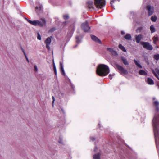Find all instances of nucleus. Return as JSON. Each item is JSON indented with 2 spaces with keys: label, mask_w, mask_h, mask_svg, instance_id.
<instances>
[{
  "label": "nucleus",
  "mask_w": 159,
  "mask_h": 159,
  "mask_svg": "<svg viewBox=\"0 0 159 159\" xmlns=\"http://www.w3.org/2000/svg\"><path fill=\"white\" fill-rule=\"evenodd\" d=\"M154 133L157 147L159 149V115H155L152 120Z\"/></svg>",
  "instance_id": "f257e3e1"
},
{
  "label": "nucleus",
  "mask_w": 159,
  "mask_h": 159,
  "mask_svg": "<svg viewBox=\"0 0 159 159\" xmlns=\"http://www.w3.org/2000/svg\"><path fill=\"white\" fill-rule=\"evenodd\" d=\"M110 72L109 67L104 64H100L98 66L97 70V73L100 76L107 75Z\"/></svg>",
  "instance_id": "f03ea898"
},
{
  "label": "nucleus",
  "mask_w": 159,
  "mask_h": 159,
  "mask_svg": "<svg viewBox=\"0 0 159 159\" xmlns=\"http://www.w3.org/2000/svg\"><path fill=\"white\" fill-rule=\"evenodd\" d=\"M30 24L35 26H43L46 24L45 20H27Z\"/></svg>",
  "instance_id": "7ed1b4c3"
},
{
  "label": "nucleus",
  "mask_w": 159,
  "mask_h": 159,
  "mask_svg": "<svg viewBox=\"0 0 159 159\" xmlns=\"http://www.w3.org/2000/svg\"><path fill=\"white\" fill-rule=\"evenodd\" d=\"M94 5L98 8H102L105 5V0H94Z\"/></svg>",
  "instance_id": "20e7f679"
},
{
  "label": "nucleus",
  "mask_w": 159,
  "mask_h": 159,
  "mask_svg": "<svg viewBox=\"0 0 159 159\" xmlns=\"http://www.w3.org/2000/svg\"><path fill=\"white\" fill-rule=\"evenodd\" d=\"M141 43L144 48L147 50H151L153 49L152 46L148 42H141Z\"/></svg>",
  "instance_id": "39448f33"
},
{
  "label": "nucleus",
  "mask_w": 159,
  "mask_h": 159,
  "mask_svg": "<svg viewBox=\"0 0 159 159\" xmlns=\"http://www.w3.org/2000/svg\"><path fill=\"white\" fill-rule=\"evenodd\" d=\"M146 8L148 12L149 16L152 15L153 14L154 9L153 6L150 5H148L146 6Z\"/></svg>",
  "instance_id": "423d86ee"
},
{
  "label": "nucleus",
  "mask_w": 159,
  "mask_h": 159,
  "mask_svg": "<svg viewBox=\"0 0 159 159\" xmlns=\"http://www.w3.org/2000/svg\"><path fill=\"white\" fill-rule=\"evenodd\" d=\"M81 27L84 31L86 32H89L90 30V27L89 26L87 21H85L84 23H82Z\"/></svg>",
  "instance_id": "0eeeda50"
},
{
  "label": "nucleus",
  "mask_w": 159,
  "mask_h": 159,
  "mask_svg": "<svg viewBox=\"0 0 159 159\" xmlns=\"http://www.w3.org/2000/svg\"><path fill=\"white\" fill-rule=\"evenodd\" d=\"M116 67L120 71V72L121 74H125L128 73L127 70L120 65H116Z\"/></svg>",
  "instance_id": "6e6552de"
},
{
  "label": "nucleus",
  "mask_w": 159,
  "mask_h": 159,
  "mask_svg": "<svg viewBox=\"0 0 159 159\" xmlns=\"http://www.w3.org/2000/svg\"><path fill=\"white\" fill-rule=\"evenodd\" d=\"M52 37H49L47 38L45 41V43L46 44V47L49 50L50 47L49 45L52 41Z\"/></svg>",
  "instance_id": "1a4fd4ad"
},
{
  "label": "nucleus",
  "mask_w": 159,
  "mask_h": 159,
  "mask_svg": "<svg viewBox=\"0 0 159 159\" xmlns=\"http://www.w3.org/2000/svg\"><path fill=\"white\" fill-rule=\"evenodd\" d=\"M91 37L92 39L95 42L99 44L101 43V41L97 37L93 35H91Z\"/></svg>",
  "instance_id": "9d476101"
},
{
  "label": "nucleus",
  "mask_w": 159,
  "mask_h": 159,
  "mask_svg": "<svg viewBox=\"0 0 159 159\" xmlns=\"http://www.w3.org/2000/svg\"><path fill=\"white\" fill-rule=\"evenodd\" d=\"M143 35L141 34H139L135 36L136 43H140V40L143 38Z\"/></svg>",
  "instance_id": "9b49d317"
},
{
  "label": "nucleus",
  "mask_w": 159,
  "mask_h": 159,
  "mask_svg": "<svg viewBox=\"0 0 159 159\" xmlns=\"http://www.w3.org/2000/svg\"><path fill=\"white\" fill-rule=\"evenodd\" d=\"M38 4V6H37L36 7V11L37 13H39L40 11L42 10V6L41 5H40L39 2H36V5H37Z\"/></svg>",
  "instance_id": "f8f14e48"
},
{
  "label": "nucleus",
  "mask_w": 159,
  "mask_h": 159,
  "mask_svg": "<svg viewBox=\"0 0 159 159\" xmlns=\"http://www.w3.org/2000/svg\"><path fill=\"white\" fill-rule=\"evenodd\" d=\"M153 104L154 106H156V110L157 112H158L159 110V102L158 101H155L153 102Z\"/></svg>",
  "instance_id": "ddd939ff"
},
{
  "label": "nucleus",
  "mask_w": 159,
  "mask_h": 159,
  "mask_svg": "<svg viewBox=\"0 0 159 159\" xmlns=\"http://www.w3.org/2000/svg\"><path fill=\"white\" fill-rule=\"evenodd\" d=\"M147 82L148 84L150 85H152L154 84V81L152 80L149 78H148Z\"/></svg>",
  "instance_id": "4468645a"
},
{
  "label": "nucleus",
  "mask_w": 159,
  "mask_h": 159,
  "mask_svg": "<svg viewBox=\"0 0 159 159\" xmlns=\"http://www.w3.org/2000/svg\"><path fill=\"white\" fill-rule=\"evenodd\" d=\"M124 38L127 40H131V36L129 34H127L124 37Z\"/></svg>",
  "instance_id": "2eb2a0df"
},
{
  "label": "nucleus",
  "mask_w": 159,
  "mask_h": 159,
  "mask_svg": "<svg viewBox=\"0 0 159 159\" xmlns=\"http://www.w3.org/2000/svg\"><path fill=\"white\" fill-rule=\"evenodd\" d=\"M87 5L90 8H91L93 7V4L92 1L88 2L87 3Z\"/></svg>",
  "instance_id": "dca6fc26"
},
{
  "label": "nucleus",
  "mask_w": 159,
  "mask_h": 159,
  "mask_svg": "<svg viewBox=\"0 0 159 159\" xmlns=\"http://www.w3.org/2000/svg\"><path fill=\"white\" fill-rule=\"evenodd\" d=\"M155 76L159 80V78L158 77L157 75L159 76V69H155V72H154Z\"/></svg>",
  "instance_id": "f3484780"
},
{
  "label": "nucleus",
  "mask_w": 159,
  "mask_h": 159,
  "mask_svg": "<svg viewBox=\"0 0 159 159\" xmlns=\"http://www.w3.org/2000/svg\"><path fill=\"white\" fill-rule=\"evenodd\" d=\"M134 62L135 63V64L137 66L140 68H142V66L140 64L139 61H138L135 60H134Z\"/></svg>",
  "instance_id": "a211bd4d"
},
{
  "label": "nucleus",
  "mask_w": 159,
  "mask_h": 159,
  "mask_svg": "<svg viewBox=\"0 0 159 159\" xmlns=\"http://www.w3.org/2000/svg\"><path fill=\"white\" fill-rule=\"evenodd\" d=\"M100 155L99 153L93 155L94 159H100Z\"/></svg>",
  "instance_id": "6ab92c4d"
},
{
  "label": "nucleus",
  "mask_w": 159,
  "mask_h": 159,
  "mask_svg": "<svg viewBox=\"0 0 159 159\" xmlns=\"http://www.w3.org/2000/svg\"><path fill=\"white\" fill-rule=\"evenodd\" d=\"M121 59L124 63L125 65H128L129 64L128 62L127 61L126 59H125L123 57H121Z\"/></svg>",
  "instance_id": "aec40b11"
},
{
  "label": "nucleus",
  "mask_w": 159,
  "mask_h": 159,
  "mask_svg": "<svg viewBox=\"0 0 159 159\" xmlns=\"http://www.w3.org/2000/svg\"><path fill=\"white\" fill-rule=\"evenodd\" d=\"M76 42L77 43H79L81 41V38L80 36H76Z\"/></svg>",
  "instance_id": "412c9836"
},
{
  "label": "nucleus",
  "mask_w": 159,
  "mask_h": 159,
  "mask_svg": "<svg viewBox=\"0 0 159 159\" xmlns=\"http://www.w3.org/2000/svg\"><path fill=\"white\" fill-rule=\"evenodd\" d=\"M119 48L124 52H126V50L125 48L121 44H120L119 45Z\"/></svg>",
  "instance_id": "4be33fe9"
},
{
  "label": "nucleus",
  "mask_w": 159,
  "mask_h": 159,
  "mask_svg": "<svg viewBox=\"0 0 159 159\" xmlns=\"http://www.w3.org/2000/svg\"><path fill=\"white\" fill-rule=\"evenodd\" d=\"M150 30L151 33H153L155 31V29L153 25L150 26Z\"/></svg>",
  "instance_id": "5701e85b"
},
{
  "label": "nucleus",
  "mask_w": 159,
  "mask_h": 159,
  "mask_svg": "<svg viewBox=\"0 0 159 159\" xmlns=\"http://www.w3.org/2000/svg\"><path fill=\"white\" fill-rule=\"evenodd\" d=\"M139 74L142 75H145L146 74V72L143 70H141L139 71Z\"/></svg>",
  "instance_id": "b1692460"
},
{
  "label": "nucleus",
  "mask_w": 159,
  "mask_h": 159,
  "mask_svg": "<svg viewBox=\"0 0 159 159\" xmlns=\"http://www.w3.org/2000/svg\"><path fill=\"white\" fill-rule=\"evenodd\" d=\"M63 18L64 19L66 20L69 19V16L68 14H66L63 15Z\"/></svg>",
  "instance_id": "393cba45"
},
{
  "label": "nucleus",
  "mask_w": 159,
  "mask_h": 159,
  "mask_svg": "<svg viewBox=\"0 0 159 159\" xmlns=\"http://www.w3.org/2000/svg\"><path fill=\"white\" fill-rule=\"evenodd\" d=\"M37 39L39 40H41V35L40 34L39 32H37Z\"/></svg>",
  "instance_id": "a878e982"
},
{
  "label": "nucleus",
  "mask_w": 159,
  "mask_h": 159,
  "mask_svg": "<svg viewBox=\"0 0 159 159\" xmlns=\"http://www.w3.org/2000/svg\"><path fill=\"white\" fill-rule=\"evenodd\" d=\"M158 38L157 37L154 36L153 38V42L154 44H156V42L158 40Z\"/></svg>",
  "instance_id": "bb28decb"
},
{
  "label": "nucleus",
  "mask_w": 159,
  "mask_h": 159,
  "mask_svg": "<svg viewBox=\"0 0 159 159\" xmlns=\"http://www.w3.org/2000/svg\"><path fill=\"white\" fill-rule=\"evenodd\" d=\"M154 58L157 60L159 59V54H157L154 55Z\"/></svg>",
  "instance_id": "cd10ccee"
},
{
  "label": "nucleus",
  "mask_w": 159,
  "mask_h": 159,
  "mask_svg": "<svg viewBox=\"0 0 159 159\" xmlns=\"http://www.w3.org/2000/svg\"><path fill=\"white\" fill-rule=\"evenodd\" d=\"M115 0H111V2H110V4L111 5V6L113 8H114V6L112 4L114 3L115 1ZM118 0V1H120V0Z\"/></svg>",
  "instance_id": "c85d7f7f"
},
{
  "label": "nucleus",
  "mask_w": 159,
  "mask_h": 159,
  "mask_svg": "<svg viewBox=\"0 0 159 159\" xmlns=\"http://www.w3.org/2000/svg\"><path fill=\"white\" fill-rule=\"evenodd\" d=\"M157 17L156 16H152L151 17V20H157Z\"/></svg>",
  "instance_id": "c756f323"
},
{
  "label": "nucleus",
  "mask_w": 159,
  "mask_h": 159,
  "mask_svg": "<svg viewBox=\"0 0 159 159\" xmlns=\"http://www.w3.org/2000/svg\"><path fill=\"white\" fill-rule=\"evenodd\" d=\"M115 75V74L113 73L112 74H110L109 75V78L111 79H112L113 76Z\"/></svg>",
  "instance_id": "7c9ffc66"
},
{
  "label": "nucleus",
  "mask_w": 159,
  "mask_h": 159,
  "mask_svg": "<svg viewBox=\"0 0 159 159\" xmlns=\"http://www.w3.org/2000/svg\"><path fill=\"white\" fill-rule=\"evenodd\" d=\"M111 53L112 54V55L114 56H116L117 55V53L116 52L115 50H114L113 52Z\"/></svg>",
  "instance_id": "2f4dec72"
},
{
  "label": "nucleus",
  "mask_w": 159,
  "mask_h": 159,
  "mask_svg": "<svg viewBox=\"0 0 159 159\" xmlns=\"http://www.w3.org/2000/svg\"><path fill=\"white\" fill-rule=\"evenodd\" d=\"M55 30V29L54 28H51L49 30V32H52Z\"/></svg>",
  "instance_id": "473e14b6"
},
{
  "label": "nucleus",
  "mask_w": 159,
  "mask_h": 159,
  "mask_svg": "<svg viewBox=\"0 0 159 159\" xmlns=\"http://www.w3.org/2000/svg\"><path fill=\"white\" fill-rule=\"evenodd\" d=\"M58 142L60 143H62V139L61 137H60L59 139V140L58 141Z\"/></svg>",
  "instance_id": "72a5a7b5"
},
{
  "label": "nucleus",
  "mask_w": 159,
  "mask_h": 159,
  "mask_svg": "<svg viewBox=\"0 0 159 159\" xmlns=\"http://www.w3.org/2000/svg\"><path fill=\"white\" fill-rule=\"evenodd\" d=\"M61 70L62 72L63 75H65V71H64L63 68L62 69H61Z\"/></svg>",
  "instance_id": "f704fd0d"
},
{
  "label": "nucleus",
  "mask_w": 159,
  "mask_h": 159,
  "mask_svg": "<svg viewBox=\"0 0 159 159\" xmlns=\"http://www.w3.org/2000/svg\"><path fill=\"white\" fill-rule=\"evenodd\" d=\"M107 50L110 51L111 53H112L114 50L113 49L110 48H108Z\"/></svg>",
  "instance_id": "c9c22d12"
},
{
  "label": "nucleus",
  "mask_w": 159,
  "mask_h": 159,
  "mask_svg": "<svg viewBox=\"0 0 159 159\" xmlns=\"http://www.w3.org/2000/svg\"><path fill=\"white\" fill-rule=\"evenodd\" d=\"M53 70H54L55 74V75H57V70H56V67L55 66H54V68H53Z\"/></svg>",
  "instance_id": "e433bc0d"
},
{
  "label": "nucleus",
  "mask_w": 159,
  "mask_h": 159,
  "mask_svg": "<svg viewBox=\"0 0 159 159\" xmlns=\"http://www.w3.org/2000/svg\"><path fill=\"white\" fill-rule=\"evenodd\" d=\"M34 70L35 71H38V68L37 66L36 65H34Z\"/></svg>",
  "instance_id": "4c0bfd02"
},
{
  "label": "nucleus",
  "mask_w": 159,
  "mask_h": 159,
  "mask_svg": "<svg viewBox=\"0 0 159 159\" xmlns=\"http://www.w3.org/2000/svg\"><path fill=\"white\" fill-rule=\"evenodd\" d=\"M60 65L61 69H62L63 68V66L61 62H60Z\"/></svg>",
  "instance_id": "58836bf2"
},
{
  "label": "nucleus",
  "mask_w": 159,
  "mask_h": 159,
  "mask_svg": "<svg viewBox=\"0 0 159 159\" xmlns=\"http://www.w3.org/2000/svg\"><path fill=\"white\" fill-rule=\"evenodd\" d=\"M52 99H53V101H52V106H53V103L55 101V98L54 97H53V96H52Z\"/></svg>",
  "instance_id": "ea45409f"
},
{
  "label": "nucleus",
  "mask_w": 159,
  "mask_h": 159,
  "mask_svg": "<svg viewBox=\"0 0 159 159\" xmlns=\"http://www.w3.org/2000/svg\"><path fill=\"white\" fill-rule=\"evenodd\" d=\"M125 34V32L124 31H121V34L122 35H124Z\"/></svg>",
  "instance_id": "a19ab883"
},
{
  "label": "nucleus",
  "mask_w": 159,
  "mask_h": 159,
  "mask_svg": "<svg viewBox=\"0 0 159 159\" xmlns=\"http://www.w3.org/2000/svg\"><path fill=\"white\" fill-rule=\"evenodd\" d=\"M24 55L26 59H27V58H28L25 53Z\"/></svg>",
  "instance_id": "79ce46f5"
},
{
  "label": "nucleus",
  "mask_w": 159,
  "mask_h": 159,
  "mask_svg": "<svg viewBox=\"0 0 159 159\" xmlns=\"http://www.w3.org/2000/svg\"><path fill=\"white\" fill-rule=\"evenodd\" d=\"M91 138V139L92 140H93H93H94V139H95L94 138H93V137H91V138Z\"/></svg>",
  "instance_id": "37998d69"
},
{
  "label": "nucleus",
  "mask_w": 159,
  "mask_h": 159,
  "mask_svg": "<svg viewBox=\"0 0 159 159\" xmlns=\"http://www.w3.org/2000/svg\"><path fill=\"white\" fill-rule=\"evenodd\" d=\"M22 50L23 52L24 53V54H25V52L23 48L22 49Z\"/></svg>",
  "instance_id": "c03bdc74"
},
{
  "label": "nucleus",
  "mask_w": 159,
  "mask_h": 159,
  "mask_svg": "<svg viewBox=\"0 0 159 159\" xmlns=\"http://www.w3.org/2000/svg\"><path fill=\"white\" fill-rule=\"evenodd\" d=\"M97 149V148L96 147H95L94 149V151L96 152V151Z\"/></svg>",
  "instance_id": "a18cd8bd"
},
{
  "label": "nucleus",
  "mask_w": 159,
  "mask_h": 159,
  "mask_svg": "<svg viewBox=\"0 0 159 159\" xmlns=\"http://www.w3.org/2000/svg\"><path fill=\"white\" fill-rule=\"evenodd\" d=\"M53 68H54V66H55V64L54 61H53Z\"/></svg>",
  "instance_id": "49530a36"
},
{
  "label": "nucleus",
  "mask_w": 159,
  "mask_h": 159,
  "mask_svg": "<svg viewBox=\"0 0 159 159\" xmlns=\"http://www.w3.org/2000/svg\"><path fill=\"white\" fill-rule=\"evenodd\" d=\"M24 18L25 19V20H29V19L27 18H26V17H24Z\"/></svg>",
  "instance_id": "de8ad7c7"
},
{
  "label": "nucleus",
  "mask_w": 159,
  "mask_h": 159,
  "mask_svg": "<svg viewBox=\"0 0 159 159\" xmlns=\"http://www.w3.org/2000/svg\"><path fill=\"white\" fill-rule=\"evenodd\" d=\"M26 60H27V61L29 62V60L28 58H27Z\"/></svg>",
  "instance_id": "09e8293b"
},
{
  "label": "nucleus",
  "mask_w": 159,
  "mask_h": 159,
  "mask_svg": "<svg viewBox=\"0 0 159 159\" xmlns=\"http://www.w3.org/2000/svg\"><path fill=\"white\" fill-rule=\"evenodd\" d=\"M153 100H154L155 99V98H153Z\"/></svg>",
  "instance_id": "8fccbe9b"
},
{
  "label": "nucleus",
  "mask_w": 159,
  "mask_h": 159,
  "mask_svg": "<svg viewBox=\"0 0 159 159\" xmlns=\"http://www.w3.org/2000/svg\"><path fill=\"white\" fill-rule=\"evenodd\" d=\"M77 46V45H75V47H74V48L76 47Z\"/></svg>",
  "instance_id": "3c124183"
},
{
  "label": "nucleus",
  "mask_w": 159,
  "mask_h": 159,
  "mask_svg": "<svg viewBox=\"0 0 159 159\" xmlns=\"http://www.w3.org/2000/svg\"><path fill=\"white\" fill-rule=\"evenodd\" d=\"M73 31L71 33V34H73Z\"/></svg>",
  "instance_id": "603ef678"
},
{
  "label": "nucleus",
  "mask_w": 159,
  "mask_h": 159,
  "mask_svg": "<svg viewBox=\"0 0 159 159\" xmlns=\"http://www.w3.org/2000/svg\"><path fill=\"white\" fill-rule=\"evenodd\" d=\"M41 20H44V19H41Z\"/></svg>",
  "instance_id": "864d4df0"
},
{
  "label": "nucleus",
  "mask_w": 159,
  "mask_h": 159,
  "mask_svg": "<svg viewBox=\"0 0 159 159\" xmlns=\"http://www.w3.org/2000/svg\"><path fill=\"white\" fill-rule=\"evenodd\" d=\"M153 21H154V22H155L156 20H152Z\"/></svg>",
  "instance_id": "5fc2aeb1"
},
{
  "label": "nucleus",
  "mask_w": 159,
  "mask_h": 159,
  "mask_svg": "<svg viewBox=\"0 0 159 159\" xmlns=\"http://www.w3.org/2000/svg\"><path fill=\"white\" fill-rule=\"evenodd\" d=\"M131 14H134V13H133V12H132V13H131Z\"/></svg>",
  "instance_id": "6e6d98bb"
}]
</instances>
